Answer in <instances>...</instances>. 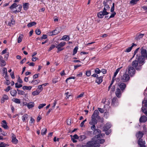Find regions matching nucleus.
<instances>
[{
	"instance_id": "nucleus-63",
	"label": "nucleus",
	"mask_w": 147,
	"mask_h": 147,
	"mask_svg": "<svg viewBox=\"0 0 147 147\" xmlns=\"http://www.w3.org/2000/svg\"><path fill=\"white\" fill-rule=\"evenodd\" d=\"M98 119H99V121L101 123H102L104 122V118L102 117L101 118L100 117H98Z\"/></svg>"
},
{
	"instance_id": "nucleus-12",
	"label": "nucleus",
	"mask_w": 147,
	"mask_h": 147,
	"mask_svg": "<svg viewBox=\"0 0 147 147\" xmlns=\"http://www.w3.org/2000/svg\"><path fill=\"white\" fill-rule=\"evenodd\" d=\"M147 121V117L144 115L141 116L139 119L140 123H145Z\"/></svg>"
},
{
	"instance_id": "nucleus-19",
	"label": "nucleus",
	"mask_w": 147,
	"mask_h": 147,
	"mask_svg": "<svg viewBox=\"0 0 147 147\" xmlns=\"http://www.w3.org/2000/svg\"><path fill=\"white\" fill-rule=\"evenodd\" d=\"M23 6L24 10H27L29 8V3H23Z\"/></svg>"
},
{
	"instance_id": "nucleus-44",
	"label": "nucleus",
	"mask_w": 147,
	"mask_h": 147,
	"mask_svg": "<svg viewBox=\"0 0 147 147\" xmlns=\"http://www.w3.org/2000/svg\"><path fill=\"white\" fill-rule=\"evenodd\" d=\"M142 112L145 114V115L147 116V111L146 110V108H144V107H142Z\"/></svg>"
},
{
	"instance_id": "nucleus-45",
	"label": "nucleus",
	"mask_w": 147,
	"mask_h": 147,
	"mask_svg": "<svg viewBox=\"0 0 147 147\" xmlns=\"http://www.w3.org/2000/svg\"><path fill=\"white\" fill-rule=\"evenodd\" d=\"M109 1H110L111 2L112 1L111 0H105L103 1V4L105 7V6L106 5H108L107 3Z\"/></svg>"
},
{
	"instance_id": "nucleus-55",
	"label": "nucleus",
	"mask_w": 147,
	"mask_h": 147,
	"mask_svg": "<svg viewBox=\"0 0 147 147\" xmlns=\"http://www.w3.org/2000/svg\"><path fill=\"white\" fill-rule=\"evenodd\" d=\"M76 78V77H69L68 78H67L66 80H65V82H66L67 83L68 82H67V81L69 80L70 79H74Z\"/></svg>"
},
{
	"instance_id": "nucleus-25",
	"label": "nucleus",
	"mask_w": 147,
	"mask_h": 147,
	"mask_svg": "<svg viewBox=\"0 0 147 147\" xmlns=\"http://www.w3.org/2000/svg\"><path fill=\"white\" fill-rule=\"evenodd\" d=\"M36 24V22H33L29 23L28 24L27 26L28 27H30L33 26L35 25Z\"/></svg>"
},
{
	"instance_id": "nucleus-50",
	"label": "nucleus",
	"mask_w": 147,
	"mask_h": 147,
	"mask_svg": "<svg viewBox=\"0 0 147 147\" xmlns=\"http://www.w3.org/2000/svg\"><path fill=\"white\" fill-rule=\"evenodd\" d=\"M113 13L111 14V15L110 16L109 18H108V20L109 19L111 18L114 17L115 15L116 14V13L115 12H113Z\"/></svg>"
},
{
	"instance_id": "nucleus-17",
	"label": "nucleus",
	"mask_w": 147,
	"mask_h": 147,
	"mask_svg": "<svg viewBox=\"0 0 147 147\" xmlns=\"http://www.w3.org/2000/svg\"><path fill=\"white\" fill-rule=\"evenodd\" d=\"M111 125L110 124L107 123L103 127V131H106L109 130V129L111 128Z\"/></svg>"
},
{
	"instance_id": "nucleus-20",
	"label": "nucleus",
	"mask_w": 147,
	"mask_h": 147,
	"mask_svg": "<svg viewBox=\"0 0 147 147\" xmlns=\"http://www.w3.org/2000/svg\"><path fill=\"white\" fill-rule=\"evenodd\" d=\"M97 121L96 119L92 118L91 121L89 123L90 124L96 125L97 123Z\"/></svg>"
},
{
	"instance_id": "nucleus-21",
	"label": "nucleus",
	"mask_w": 147,
	"mask_h": 147,
	"mask_svg": "<svg viewBox=\"0 0 147 147\" xmlns=\"http://www.w3.org/2000/svg\"><path fill=\"white\" fill-rule=\"evenodd\" d=\"M34 106V102H30L27 104V106L29 109L31 108Z\"/></svg>"
},
{
	"instance_id": "nucleus-2",
	"label": "nucleus",
	"mask_w": 147,
	"mask_h": 147,
	"mask_svg": "<svg viewBox=\"0 0 147 147\" xmlns=\"http://www.w3.org/2000/svg\"><path fill=\"white\" fill-rule=\"evenodd\" d=\"M97 139L94 140H92L90 141H88V144L89 143L90 144V145L91 146H93V147H99L100 146V144H102L105 141V140L104 139Z\"/></svg>"
},
{
	"instance_id": "nucleus-35",
	"label": "nucleus",
	"mask_w": 147,
	"mask_h": 147,
	"mask_svg": "<svg viewBox=\"0 0 147 147\" xmlns=\"http://www.w3.org/2000/svg\"><path fill=\"white\" fill-rule=\"evenodd\" d=\"M47 129L46 128H44L41 130V134L42 135H44L47 133Z\"/></svg>"
},
{
	"instance_id": "nucleus-22",
	"label": "nucleus",
	"mask_w": 147,
	"mask_h": 147,
	"mask_svg": "<svg viewBox=\"0 0 147 147\" xmlns=\"http://www.w3.org/2000/svg\"><path fill=\"white\" fill-rule=\"evenodd\" d=\"M104 16H105L102 12L100 11L97 13V16L99 18H103Z\"/></svg>"
},
{
	"instance_id": "nucleus-53",
	"label": "nucleus",
	"mask_w": 147,
	"mask_h": 147,
	"mask_svg": "<svg viewBox=\"0 0 147 147\" xmlns=\"http://www.w3.org/2000/svg\"><path fill=\"white\" fill-rule=\"evenodd\" d=\"M91 74L90 70H88L86 71V75L88 76H90Z\"/></svg>"
},
{
	"instance_id": "nucleus-59",
	"label": "nucleus",
	"mask_w": 147,
	"mask_h": 147,
	"mask_svg": "<svg viewBox=\"0 0 147 147\" xmlns=\"http://www.w3.org/2000/svg\"><path fill=\"white\" fill-rule=\"evenodd\" d=\"M73 139H79V136H78L77 135L75 134L73 136Z\"/></svg>"
},
{
	"instance_id": "nucleus-36",
	"label": "nucleus",
	"mask_w": 147,
	"mask_h": 147,
	"mask_svg": "<svg viewBox=\"0 0 147 147\" xmlns=\"http://www.w3.org/2000/svg\"><path fill=\"white\" fill-rule=\"evenodd\" d=\"M65 44L66 43L65 42H61L56 47L61 48L63 47L65 45Z\"/></svg>"
},
{
	"instance_id": "nucleus-13",
	"label": "nucleus",
	"mask_w": 147,
	"mask_h": 147,
	"mask_svg": "<svg viewBox=\"0 0 147 147\" xmlns=\"http://www.w3.org/2000/svg\"><path fill=\"white\" fill-rule=\"evenodd\" d=\"M1 127L4 128L5 129H8L9 127L7 125V123L5 120H3L2 121L1 123Z\"/></svg>"
},
{
	"instance_id": "nucleus-38",
	"label": "nucleus",
	"mask_w": 147,
	"mask_h": 147,
	"mask_svg": "<svg viewBox=\"0 0 147 147\" xmlns=\"http://www.w3.org/2000/svg\"><path fill=\"white\" fill-rule=\"evenodd\" d=\"M121 67L119 68L116 70L115 72L114 73V74L113 76L114 78L116 76V75H117V74L119 72L120 69H121Z\"/></svg>"
},
{
	"instance_id": "nucleus-29",
	"label": "nucleus",
	"mask_w": 147,
	"mask_h": 147,
	"mask_svg": "<svg viewBox=\"0 0 147 147\" xmlns=\"http://www.w3.org/2000/svg\"><path fill=\"white\" fill-rule=\"evenodd\" d=\"M0 65L1 67H3L6 65V62L5 60H3L0 61Z\"/></svg>"
},
{
	"instance_id": "nucleus-57",
	"label": "nucleus",
	"mask_w": 147,
	"mask_h": 147,
	"mask_svg": "<svg viewBox=\"0 0 147 147\" xmlns=\"http://www.w3.org/2000/svg\"><path fill=\"white\" fill-rule=\"evenodd\" d=\"M47 36L45 34H43L42 36L40 37V40L43 39H46L47 38Z\"/></svg>"
},
{
	"instance_id": "nucleus-26",
	"label": "nucleus",
	"mask_w": 147,
	"mask_h": 147,
	"mask_svg": "<svg viewBox=\"0 0 147 147\" xmlns=\"http://www.w3.org/2000/svg\"><path fill=\"white\" fill-rule=\"evenodd\" d=\"M11 95L13 96H16L17 94V92L15 90H13L10 91Z\"/></svg>"
},
{
	"instance_id": "nucleus-37",
	"label": "nucleus",
	"mask_w": 147,
	"mask_h": 147,
	"mask_svg": "<svg viewBox=\"0 0 147 147\" xmlns=\"http://www.w3.org/2000/svg\"><path fill=\"white\" fill-rule=\"evenodd\" d=\"M107 10L105 7H104L103 11H102V12L105 15H107L109 13L107 11Z\"/></svg>"
},
{
	"instance_id": "nucleus-11",
	"label": "nucleus",
	"mask_w": 147,
	"mask_h": 147,
	"mask_svg": "<svg viewBox=\"0 0 147 147\" xmlns=\"http://www.w3.org/2000/svg\"><path fill=\"white\" fill-rule=\"evenodd\" d=\"M145 142L142 139H139L138 141V144L139 146L145 145Z\"/></svg>"
},
{
	"instance_id": "nucleus-1",
	"label": "nucleus",
	"mask_w": 147,
	"mask_h": 147,
	"mask_svg": "<svg viewBox=\"0 0 147 147\" xmlns=\"http://www.w3.org/2000/svg\"><path fill=\"white\" fill-rule=\"evenodd\" d=\"M145 59L140 54H138L136 55V59L132 63V67H134L138 71L140 70L142 66L145 63Z\"/></svg>"
},
{
	"instance_id": "nucleus-32",
	"label": "nucleus",
	"mask_w": 147,
	"mask_h": 147,
	"mask_svg": "<svg viewBox=\"0 0 147 147\" xmlns=\"http://www.w3.org/2000/svg\"><path fill=\"white\" fill-rule=\"evenodd\" d=\"M62 39L68 41L69 39V37L68 36L64 35L63 36Z\"/></svg>"
},
{
	"instance_id": "nucleus-18",
	"label": "nucleus",
	"mask_w": 147,
	"mask_h": 147,
	"mask_svg": "<svg viewBox=\"0 0 147 147\" xmlns=\"http://www.w3.org/2000/svg\"><path fill=\"white\" fill-rule=\"evenodd\" d=\"M134 46H137V45L133 43H132L131 46L130 47H129L128 48L126 49V51H125L127 52H130L131 51L133 47Z\"/></svg>"
},
{
	"instance_id": "nucleus-15",
	"label": "nucleus",
	"mask_w": 147,
	"mask_h": 147,
	"mask_svg": "<svg viewBox=\"0 0 147 147\" xmlns=\"http://www.w3.org/2000/svg\"><path fill=\"white\" fill-rule=\"evenodd\" d=\"M103 77L100 76L99 77H98L96 78V82L98 84H100L102 81Z\"/></svg>"
},
{
	"instance_id": "nucleus-23",
	"label": "nucleus",
	"mask_w": 147,
	"mask_h": 147,
	"mask_svg": "<svg viewBox=\"0 0 147 147\" xmlns=\"http://www.w3.org/2000/svg\"><path fill=\"white\" fill-rule=\"evenodd\" d=\"M79 141L81 142L82 141L84 140L87 138L86 136L84 135H80L79 136Z\"/></svg>"
},
{
	"instance_id": "nucleus-14",
	"label": "nucleus",
	"mask_w": 147,
	"mask_h": 147,
	"mask_svg": "<svg viewBox=\"0 0 147 147\" xmlns=\"http://www.w3.org/2000/svg\"><path fill=\"white\" fill-rule=\"evenodd\" d=\"M144 134L142 131H139L136 134V136L137 138L141 139Z\"/></svg>"
},
{
	"instance_id": "nucleus-5",
	"label": "nucleus",
	"mask_w": 147,
	"mask_h": 147,
	"mask_svg": "<svg viewBox=\"0 0 147 147\" xmlns=\"http://www.w3.org/2000/svg\"><path fill=\"white\" fill-rule=\"evenodd\" d=\"M121 81L118 83V86L119 88L121 90L122 92L125 90L126 86V84Z\"/></svg>"
},
{
	"instance_id": "nucleus-40",
	"label": "nucleus",
	"mask_w": 147,
	"mask_h": 147,
	"mask_svg": "<svg viewBox=\"0 0 147 147\" xmlns=\"http://www.w3.org/2000/svg\"><path fill=\"white\" fill-rule=\"evenodd\" d=\"M140 49V47H139L138 48H137L134 51V54L133 57H132V58L130 60H132L133 58H134L135 56V55L138 52V51Z\"/></svg>"
},
{
	"instance_id": "nucleus-31",
	"label": "nucleus",
	"mask_w": 147,
	"mask_h": 147,
	"mask_svg": "<svg viewBox=\"0 0 147 147\" xmlns=\"http://www.w3.org/2000/svg\"><path fill=\"white\" fill-rule=\"evenodd\" d=\"M17 7V4L16 3H14L9 7V8L11 9H12L14 8H16Z\"/></svg>"
},
{
	"instance_id": "nucleus-46",
	"label": "nucleus",
	"mask_w": 147,
	"mask_h": 147,
	"mask_svg": "<svg viewBox=\"0 0 147 147\" xmlns=\"http://www.w3.org/2000/svg\"><path fill=\"white\" fill-rule=\"evenodd\" d=\"M96 74H100L101 71L98 68H96L94 70Z\"/></svg>"
},
{
	"instance_id": "nucleus-54",
	"label": "nucleus",
	"mask_w": 147,
	"mask_h": 147,
	"mask_svg": "<svg viewBox=\"0 0 147 147\" xmlns=\"http://www.w3.org/2000/svg\"><path fill=\"white\" fill-rule=\"evenodd\" d=\"M98 117H100V116L99 115H96L95 114H93L91 116V118H94L96 119V118H98Z\"/></svg>"
},
{
	"instance_id": "nucleus-41",
	"label": "nucleus",
	"mask_w": 147,
	"mask_h": 147,
	"mask_svg": "<svg viewBox=\"0 0 147 147\" xmlns=\"http://www.w3.org/2000/svg\"><path fill=\"white\" fill-rule=\"evenodd\" d=\"M78 47L77 46L74 49L73 55H74L77 53Z\"/></svg>"
},
{
	"instance_id": "nucleus-52",
	"label": "nucleus",
	"mask_w": 147,
	"mask_h": 147,
	"mask_svg": "<svg viewBox=\"0 0 147 147\" xmlns=\"http://www.w3.org/2000/svg\"><path fill=\"white\" fill-rule=\"evenodd\" d=\"M40 92H38L37 91V90H36L35 91H34L33 92H32V94L33 96H35L36 95H38Z\"/></svg>"
},
{
	"instance_id": "nucleus-48",
	"label": "nucleus",
	"mask_w": 147,
	"mask_h": 147,
	"mask_svg": "<svg viewBox=\"0 0 147 147\" xmlns=\"http://www.w3.org/2000/svg\"><path fill=\"white\" fill-rule=\"evenodd\" d=\"M2 72L3 74H6V75H7V68L5 67H3L2 69Z\"/></svg>"
},
{
	"instance_id": "nucleus-58",
	"label": "nucleus",
	"mask_w": 147,
	"mask_h": 147,
	"mask_svg": "<svg viewBox=\"0 0 147 147\" xmlns=\"http://www.w3.org/2000/svg\"><path fill=\"white\" fill-rule=\"evenodd\" d=\"M35 32L38 35H40L41 33L40 30L39 29H36L35 31Z\"/></svg>"
},
{
	"instance_id": "nucleus-3",
	"label": "nucleus",
	"mask_w": 147,
	"mask_h": 147,
	"mask_svg": "<svg viewBox=\"0 0 147 147\" xmlns=\"http://www.w3.org/2000/svg\"><path fill=\"white\" fill-rule=\"evenodd\" d=\"M130 79L129 76L127 74L125 73L121 77L120 80L123 82H127L129 81Z\"/></svg>"
},
{
	"instance_id": "nucleus-62",
	"label": "nucleus",
	"mask_w": 147,
	"mask_h": 147,
	"mask_svg": "<svg viewBox=\"0 0 147 147\" xmlns=\"http://www.w3.org/2000/svg\"><path fill=\"white\" fill-rule=\"evenodd\" d=\"M98 111H99V112L101 113H104V112L105 111L103 109L98 108Z\"/></svg>"
},
{
	"instance_id": "nucleus-16",
	"label": "nucleus",
	"mask_w": 147,
	"mask_h": 147,
	"mask_svg": "<svg viewBox=\"0 0 147 147\" xmlns=\"http://www.w3.org/2000/svg\"><path fill=\"white\" fill-rule=\"evenodd\" d=\"M9 98L8 97L7 95L4 94L3 97L1 99V102L2 103H3L5 100H8Z\"/></svg>"
},
{
	"instance_id": "nucleus-51",
	"label": "nucleus",
	"mask_w": 147,
	"mask_h": 147,
	"mask_svg": "<svg viewBox=\"0 0 147 147\" xmlns=\"http://www.w3.org/2000/svg\"><path fill=\"white\" fill-rule=\"evenodd\" d=\"M13 101L16 103L20 104V100L19 99L15 98Z\"/></svg>"
},
{
	"instance_id": "nucleus-7",
	"label": "nucleus",
	"mask_w": 147,
	"mask_h": 147,
	"mask_svg": "<svg viewBox=\"0 0 147 147\" xmlns=\"http://www.w3.org/2000/svg\"><path fill=\"white\" fill-rule=\"evenodd\" d=\"M128 73L131 76H132L135 74V70L134 68L132 66L129 67L128 68Z\"/></svg>"
},
{
	"instance_id": "nucleus-42",
	"label": "nucleus",
	"mask_w": 147,
	"mask_h": 147,
	"mask_svg": "<svg viewBox=\"0 0 147 147\" xmlns=\"http://www.w3.org/2000/svg\"><path fill=\"white\" fill-rule=\"evenodd\" d=\"M17 91L18 93L19 94L23 95L25 93V92L23 91L20 90L18 89H17Z\"/></svg>"
},
{
	"instance_id": "nucleus-4",
	"label": "nucleus",
	"mask_w": 147,
	"mask_h": 147,
	"mask_svg": "<svg viewBox=\"0 0 147 147\" xmlns=\"http://www.w3.org/2000/svg\"><path fill=\"white\" fill-rule=\"evenodd\" d=\"M140 53L142 56V57L145 59V58L147 59V53L146 50L144 49V47H142L140 48Z\"/></svg>"
},
{
	"instance_id": "nucleus-33",
	"label": "nucleus",
	"mask_w": 147,
	"mask_h": 147,
	"mask_svg": "<svg viewBox=\"0 0 147 147\" xmlns=\"http://www.w3.org/2000/svg\"><path fill=\"white\" fill-rule=\"evenodd\" d=\"M105 135V134H104L100 133V134H98L96 135L95 137V138H101V137H102V138Z\"/></svg>"
},
{
	"instance_id": "nucleus-43",
	"label": "nucleus",
	"mask_w": 147,
	"mask_h": 147,
	"mask_svg": "<svg viewBox=\"0 0 147 147\" xmlns=\"http://www.w3.org/2000/svg\"><path fill=\"white\" fill-rule=\"evenodd\" d=\"M88 142L86 144V145H82L81 147H93V146H91L90 145V144L89 143L88 144Z\"/></svg>"
},
{
	"instance_id": "nucleus-61",
	"label": "nucleus",
	"mask_w": 147,
	"mask_h": 147,
	"mask_svg": "<svg viewBox=\"0 0 147 147\" xmlns=\"http://www.w3.org/2000/svg\"><path fill=\"white\" fill-rule=\"evenodd\" d=\"M56 48L57 49V53H59V52L62 51L63 49V48H61L60 47H56Z\"/></svg>"
},
{
	"instance_id": "nucleus-30",
	"label": "nucleus",
	"mask_w": 147,
	"mask_h": 147,
	"mask_svg": "<svg viewBox=\"0 0 147 147\" xmlns=\"http://www.w3.org/2000/svg\"><path fill=\"white\" fill-rule=\"evenodd\" d=\"M32 88V87L31 86H23L22 87V89L23 90H30Z\"/></svg>"
},
{
	"instance_id": "nucleus-10",
	"label": "nucleus",
	"mask_w": 147,
	"mask_h": 147,
	"mask_svg": "<svg viewBox=\"0 0 147 147\" xmlns=\"http://www.w3.org/2000/svg\"><path fill=\"white\" fill-rule=\"evenodd\" d=\"M60 32L59 28H56L55 30L50 32V35L53 36L58 34Z\"/></svg>"
},
{
	"instance_id": "nucleus-6",
	"label": "nucleus",
	"mask_w": 147,
	"mask_h": 147,
	"mask_svg": "<svg viewBox=\"0 0 147 147\" xmlns=\"http://www.w3.org/2000/svg\"><path fill=\"white\" fill-rule=\"evenodd\" d=\"M111 104L112 105L115 107L117 106L118 105V100L116 97H115L113 98Z\"/></svg>"
},
{
	"instance_id": "nucleus-47",
	"label": "nucleus",
	"mask_w": 147,
	"mask_h": 147,
	"mask_svg": "<svg viewBox=\"0 0 147 147\" xmlns=\"http://www.w3.org/2000/svg\"><path fill=\"white\" fill-rule=\"evenodd\" d=\"M46 105V103L44 104H40L39 106L38 107V108L39 109H41L42 108L44 107Z\"/></svg>"
},
{
	"instance_id": "nucleus-24",
	"label": "nucleus",
	"mask_w": 147,
	"mask_h": 147,
	"mask_svg": "<svg viewBox=\"0 0 147 147\" xmlns=\"http://www.w3.org/2000/svg\"><path fill=\"white\" fill-rule=\"evenodd\" d=\"M15 20L13 18L11 20L10 22H9L8 25L10 26H11L12 25H15Z\"/></svg>"
},
{
	"instance_id": "nucleus-56",
	"label": "nucleus",
	"mask_w": 147,
	"mask_h": 147,
	"mask_svg": "<svg viewBox=\"0 0 147 147\" xmlns=\"http://www.w3.org/2000/svg\"><path fill=\"white\" fill-rule=\"evenodd\" d=\"M55 47V45H52L50 47L49 49L48 50V51H51L52 49H54Z\"/></svg>"
},
{
	"instance_id": "nucleus-28",
	"label": "nucleus",
	"mask_w": 147,
	"mask_h": 147,
	"mask_svg": "<svg viewBox=\"0 0 147 147\" xmlns=\"http://www.w3.org/2000/svg\"><path fill=\"white\" fill-rule=\"evenodd\" d=\"M23 34H20L18 40V43H20L22 41V38H23Z\"/></svg>"
},
{
	"instance_id": "nucleus-39",
	"label": "nucleus",
	"mask_w": 147,
	"mask_h": 147,
	"mask_svg": "<svg viewBox=\"0 0 147 147\" xmlns=\"http://www.w3.org/2000/svg\"><path fill=\"white\" fill-rule=\"evenodd\" d=\"M139 0H131L130 1V3L131 4H132L133 5H134L136 4L138 1Z\"/></svg>"
},
{
	"instance_id": "nucleus-64",
	"label": "nucleus",
	"mask_w": 147,
	"mask_h": 147,
	"mask_svg": "<svg viewBox=\"0 0 147 147\" xmlns=\"http://www.w3.org/2000/svg\"><path fill=\"white\" fill-rule=\"evenodd\" d=\"M40 82V80H35V82H34V85H36L37 84Z\"/></svg>"
},
{
	"instance_id": "nucleus-9",
	"label": "nucleus",
	"mask_w": 147,
	"mask_h": 147,
	"mask_svg": "<svg viewBox=\"0 0 147 147\" xmlns=\"http://www.w3.org/2000/svg\"><path fill=\"white\" fill-rule=\"evenodd\" d=\"M121 90L119 88L116 89L115 94L117 97L118 98H120L121 96Z\"/></svg>"
},
{
	"instance_id": "nucleus-27",
	"label": "nucleus",
	"mask_w": 147,
	"mask_h": 147,
	"mask_svg": "<svg viewBox=\"0 0 147 147\" xmlns=\"http://www.w3.org/2000/svg\"><path fill=\"white\" fill-rule=\"evenodd\" d=\"M101 131L99 129H96L94 131V133L95 134H96V135L100 134L101 133Z\"/></svg>"
},
{
	"instance_id": "nucleus-8",
	"label": "nucleus",
	"mask_w": 147,
	"mask_h": 147,
	"mask_svg": "<svg viewBox=\"0 0 147 147\" xmlns=\"http://www.w3.org/2000/svg\"><path fill=\"white\" fill-rule=\"evenodd\" d=\"M11 142L14 144H16L18 142V140L16 138V136L13 133L11 134Z\"/></svg>"
},
{
	"instance_id": "nucleus-34",
	"label": "nucleus",
	"mask_w": 147,
	"mask_h": 147,
	"mask_svg": "<svg viewBox=\"0 0 147 147\" xmlns=\"http://www.w3.org/2000/svg\"><path fill=\"white\" fill-rule=\"evenodd\" d=\"M28 117V115L27 114L24 115L22 116V120L23 122H24L26 121V119Z\"/></svg>"
},
{
	"instance_id": "nucleus-49",
	"label": "nucleus",
	"mask_w": 147,
	"mask_h": 147,
	"mask_svg": "<svg viewBox=\"0 0 147 147\" xmlns=\"http://www.w3.org/2000/svg\"><path fill=\"white\" fill-rule=\"evenodd\" d=\"M17 7H18V11H19L20 12L22 10V6L21 4H18L17 5Z\"/></svg>"
},
{
	"instance_id": "nucleus-60",
	"label": "nucleus",
	"mask_w": 147,
	"mask_h": 147,
	"mask_svg": "<svg viewBox=\"0 0 147 147\" xmlns=\"http://www.w3.org/2000/svg\"><path fill=\"white\" fill-rule=\"evenodd\" d=\"M91 125H92V126H91V129L94 131L96 129V126H95V125L93 124H90Z\"/></svg>"
}]
</instances>
